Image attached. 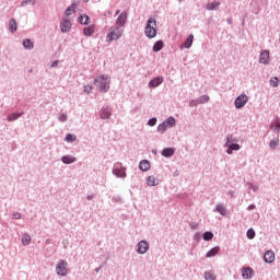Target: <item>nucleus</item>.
<instances>
[{
  "mask_svg": "<svg viewBox=\"0 0 280 280\" xmlns=\"http://www.w3.org/2000/svg\"><path fill=\"white\" fill-rule=\"evenodd\" d=\"M124 34V31L117 26L115 30H113L106 37L107 43H113V40H119L121 38V35Z\"/></svg>",
  "mask_w": 280,
  "mask_h": 280,
  "instance_id": "nucleus-4",
  "label": "nucleus"
},
{
  "mask_svg": "<svg viewBox=\"0 0 280 280\" xmlns=\"http://www.w3.org/2000/svg\"><path fill=\"white\" fill-rule=\"evenodd\" d=\"M36 5V0H23L21 2V8H25V5Z\"/></svg>",
  "mask_w": 280,
  "mask_h": 280,
  "instance_id": "nucleus-36",
  "label": "nucleus"
},
{
  "mask_svg": "<svg viewBox=\"0 0 280 280\" xmlns=\"http://www.w3.org/2000/svg\"><path fill=\"white\" fill-rule=\"evenodd\" d=\"M202 237L205 242H211V240H213V232L207 231L203 233Z\"/></svg>",
  "mask_w": 280,
  "mask_h": 280,
  "instance_id": "nucleus-34",
  "label": "nucleus"
},
{
  "mask_svg": "<svg viewBox=\"0 0 280 280\" xmlns=\"http://www.w3.org/2000/svg\"><path fill=\"white\" fill-rule=\"evenodd\" d=\"M30 242H32V236H30V234H23L22 235V244H23V246L30 245Z\"/></svg>",
  "mask_w": 280,
  "mask_h": 280,
  "instance_id": "nucleus-33",
  "label": "nucleus"
},
{
  "mask_svg": "<svg viewBox=\"0 0 280 280\" xmlns=\"http://www.w3.org/2000/svg\"><path fill=\"white\" fill-rule=\"evenodd\" d=\"M253 209H255V205H249V206L247 207V210H248V211H253Z\"/></svg>",
  "mask_w": 280,
  "mask_h": 280,
  "instance_id": "nucleus-53",
  "label": "nucleus"
},
{
  "mask_svg": "<svg viewBox=\"0 0 280 280\" xmlns=\"http://www.w3.org/2000/svg\"><path fill=\"white\" fill-rule=\"evenodd\" d=\"M248 189H253V183L247 182Z\"/></svg>",
  "mask_w": 280,
  "mask_h": 280,
  "instance_id": "nucleus-55",
  "label": "nucleus"
},
{
  "mask_svg": "<svg viewBox=\"0 0 280 280\" xmlns=\"http://www.w3.org/2000/svg\"><path fill=\"white\" fill-rule=\"evenodd\" d=\"M23 113H14V114H10L8 116V121H16V119H19V117H22Z\"/></svg>",
  "mask_w": 280,
  "mask_h": 280,
  "instance_id": "nucleus-32",
  "label": "nucleus"
},
{
  "mask_svg": "<svg viewBox=\"0 0 280 280\" xmlns=\"http://www.w3.org/2000/svg\"><path fill=\"white\" fill-rule=\"evenodd\" d=\"M150 250V244L147 241H140L138 243V255H145Z\"/></svg>",
  "mask_w": 280,
  "mask_h": 280,
  "instance_id": "nucleus-6",
  "label": "nucleus"
},
{
  "mask_svg": "<svg viewBox=\"0 0 280 280\" xmlns=\"http://www.w3.org/2000/svg\"><path fill=\"white\" fill-rule=\"evenodd\" d=\"M93 198H95V195H88L86 196V200H93Z\"/></svg>",
  "mask_w": 280,
  "mask_h": 280,
  "instance_id": "nucleus-52",
  "label": "nucleus"
},
{
  "mask_svg": "<svg viewBox=\"0 0 280 280\" xmlns=\"http://www.w3.org/2000/svg\"><path fill=\"white\" fill-rule=\"evenodd\" d=\"M9 30H10L11 34H14V32H16V30H18L16 20L11 19L9 21Z\"/></svg>",
  "mask_w": 280,
  "mask_h": 280,
  "instance_id": "nucleus-26",
  "label": "nucleus"
},
{
  "mask_svg": "<svg viewBox=\"0 0 280 280\" xmlns=\"http://www.w3.org/2000/svg\"><path fill=\"white\" fill-rule=\"evenodd\" d=\"M91 91H93V86H91V85L84 86V93H91Z\"/></svg>",
  "mask_w": 280,
  "mask_h": 280,
  "instance_id": "nucleus-48",
  "label": "nucleus"
},
{
  "mask_svg": "<svg viewBox=\"0 0 280 280\" xmlns=\"http://www.w3.org/2000/svg\"><path fill=\"white\" fill-rule=\"evenodd\" d=\"M252 189H253V191H259V187H257V186H253Z\"/></svg>",
  "mask_w": 280,
  "mask_h": 280,
  "instance_id": "nucleus-56",
  "label": "nucleus"
},
{
  "mask_svg": "<svg viewBox=\"0 0 280 280\" xmlns=\"http://www.w3.org/2000/svg\"><path fill=\"white\" fill-rule=\"evenodd\" d=\"M89 21H91V18H89V15H86V14L79 16V23L81 25H89Z\"/></svg>",
  "mask_w": 280,
  "mask_h": 280,
  "instance_id": "nucleus-25",
  "label": "nucleus"
},
{
  "mask_svg": "<svg viewBox=\"0 0 280 280\" xmlns=\"http://www.w3.org/2000/svg\"><path fill=\"white\" fill-rule=\"evenodd\" d=\"M113 115V108H110L108 105H105L101 109L100 117L101 119H109Z\"/></svg>",
  "mask_w": 280,
  "mask_h": 280,
  "instance_id": "nucleus-7",
  "label": "nucleus"
},
{
  "mask_svg": "<svg viewBox=\"0 0 280 280\" xmlns=\"http://www.w3.org/2000/svg\"><path fill=\"white\" fill-rule=\"evenodd\" d=\"M67 119H68L67 114H59V116H58V120L59 121L65 122V121H67Z\"/></svg>",
  "mask_w": 280,
  "mask_h": 280,
  "instance_id": "nucleus-45",
  "label": "nucleus"
},
{
  "mask_svg": "<svg viewBox=\"0 0 280 280\" xmlns=\"http://www.w3.org/2000/svg\"><path fill=\"white\" fill-rule=\"evenodd\" d=\"M148 126H156V117H153L148 120Z\"/></svg>",
  "mask_w": 280,
  "mask_h": 280,
  "instance_id": "nucleus-46",
  "label": "nucleus"
},
{
  "mask_svg": "<svg viewBox=\"0 0 280 280\" xmlns=\"http://www.w3.org/2000/svg\"><path fill=\"white\" fill-rule=\"evenodd\" d=\"M228 195L231 196V198H235V191L234 190L228 191Z\"/></svg>",
  "mask_w": 280,
  "mask_h": 280,
  "instance_id": "nucleus-50",
  "label": "nucleus"
},
{
  "mask_svg": "<svg viewBox=\"0 0 280 280\" xmlns=\"http://www.w3.org/2000/svg\"><path fill=\"white\" fill-rule=\"evenodd\" d=\"M200 238V233H196L194 236V240H199Z\"/></svg>",
  "mask_w": 280,
  "mask_h": 280,
  "instance_id": "nucleus-54",
  "label": "nucleus"
},
{
  "mask_svg": "<svg viewBox=\"0 0 280 280\" xmlns=\"http://www.w3.org/2000/svg\"><path fill=\"white\" fill-rule=\"evenodd\" d=\"M209 95H202V96H199L197 98V101L199 102V104H207L209 102Z\"/></svg>",
  "mask_w": 280,
  "mask_h": 280,
  "instance_id": "nucleus-38",
  "label": "nucleus"
},
{
  "mask_svg": "<svg viewBox=\"0 0 280 280\" xmlns=\"http://www.w3.org/2000/svg\"><path fill=\"white\" fill-rule=\"evenodd\" d=\"M220 253V246H215L211 248L207 254L206 257H215Z\"/></svg>",
  "mask_w": 280,
  "mask_h": 280,
  "instance_id": "nucleus-21",
  "label": "nucleus"
},
{
  "mask_svg": "<svg viewBox=\"0 0 280 280\" xmlns=\"http://www.w3.org/2000/svg\"><path fill=\"white\" fill-rule=\"evenodd\" d=\"M200 105V103L198 102V98L197 100H191L189 102V106L190 108H196V106Z\"/></svg>",
  "mask_w": 280,
  "mask_h": 280,
  "instance_id": "nucleus-44",
  "label": "nucleus"
},
{
  "mask_svg": "<svg viewBox=\"0 0 280 280\" xmlns=\"http://www.w3.org/2000/svg\"><path fill=\"white\" fill-rule=\"evenodd\" d=\"M139 170H140V172H148V170H150V161H148V160L140 161Z\"/></svg>",
  "mask_w": 280,
  "mask_h": 280,
  "instance_id": "nucleus-17",
  "label": "nucleus"
},
{
  "mask_svg": "<svg viewBox=\"0 0 280 280\" xmlns=\"http://www.w3.org/2000/svg\"><path fill=\"white\" fill-rule=\"evenodd\" d=\"M126 21H128V13L126 11H122L117 20H116V24H118L120 27H124V25H126Z\"/></svg>",
  "mask_w": 280,
  "mask_h": 280,
  "instance_id": "nucleus-8",
  "label": "nucleus"
},
{
  "mask_svg": "<svg viewBox=\"0 0 280 280\" xmlns=\"http://www.w3.org/2000/svg\"><path fill=\"white\" fill-rule=\"evenodd\" d=\"M152 153H153V154H156V149H153V150H152Z\"/></svg>",
  "mask_w": 280,
  "mask_h": 280,
  "instance_id": "nucleus-60",
  "label": "nucleus"
},
{
  "mask_svg": "<svg viewBox=\"0 0 280 280\" xmlns=\"http://www.w3.org/2000/svg\"><path fill=\"white\" fill-rule=\"evenodd\" d=\"M226 21H228L229 25H233V20L232 19H228Z\"/></svg>",
  "mask_w": 280,
  "mask_h": 280,
  "instance_id": "nucleus-57",
  "label": "nucleus"
},
{
  "mask_svg": "<svg viewBox=\"0 0 280 280\" xmlns=\"http://www.w3.org/2000/svg\"><path fill=\"white\" fill-rule=\"evenodd\" d=\"M100 270H102V267H97L94 271L100 272Z\"/></svg>",
  "mask_w": 280,
  "mask_h": 280,
  "instance_id": "nucleus-58",
  "label": "nucleus"
},
{
  "mask_svg": "<svg viewBox=\"0 0 280 280\" xmlns=\"http://www.w3.org/2000/svg\"><path fill=\"white\" fill-rule=\"evenodd\" d=\"M67 266H69L67 260H59L57 262L56 272L58 277H67V275H69V269L67 268Z\"/></svg>",
  "mask_w": 280,
  "mask_h": 280,
  "instance_id": "nucleus-3",
  "label": "nucleus"
},
{
  "mask_svg": "<svg viewBox=\"0 0 280 280\" xmlns=\"http://www.w3.org/2000/svg\"><path fill=\"white\" fill-rule=\"evenodd\" d=\"M270 85L277 89L279 86V78L275 77L270 79Z\"/></svg>",
  "mask_w": 280,
  "mask_h": 280,
  "instance_id": "nucleus-41",
  "label": "nucleus"
},
{
  "mask_svg": "<svg viewBox=\"0 0 280 280\" xmlns=\"http://www.w3.org/2000/svg\"><path fill=\"white\" fill-rule=\"evenodd\" d=\"M12 218H13V220H21V213L20 212H13Z\"/></svg>",
  "mask_w": 280,
  "mask_h": 280,
  "instance_id": "nucleus-47",
  "label": "nucleus"
},
{
  "mask_svg": "<svg viewBox=\"0 0 280 280\" xmlns=\"http://www.w3.org/2000/svg\"><path fill=\"white\" fill-rule=\"evenodd\" d=\"M246 235H247V240H255V235H256L255 230L248 229Z\"/></svg>",
  "mask_w": 280,
  "mask_h": 280,
  "instance_id": "nucleus-40",
  "label": "nucleus"
},
{
  "mask_svg": "<svg viewBox=\"0 0 280 280\" xmlns=\"http://www.w3.org/2000/svg\"><path fill=\"white\" fill-rule=\"evenodd\" d=\"M270 128H271V130H273V132H275L276 135H279V132H280V119H277V120H276V125H275V124H271V125H270Z\"/></svg>",
  "mask_w": 280,
  "mask_h": 280,
  "instance_id": "nucleus-30",
  "label": "nucleus"
},
{
  "mask_svg": "<svg viewBox=\"0 0 280 280\" xmlns=\"http://www.w3.org/2000/svg\"><path fill=\"white\" fill-rule=\"evenodd\" d=\"M147 184L149 187H156V185H159V182L156 180V178L153 175H150L147 178Z\"/></svg>",
  "mask_w": 280,
  "mask_h": 280,
  "instance_id": "nucleus-20",
  "label": "nucleus"
},
{
  "mask_svg": "<svg viewBox=\"0 0 280 280\" xmlns=\"http://www.w3.org/2000/svg\"><path fill=\"white\" fill-rule=\"evenodd\" d=\"M164 124L166 125V127L168 126L170 128H174V126H176V118H174V116H170Z\"/></svg>",
  "mask_w": 280,
  "mask_h": 280,
  "instance_id": "nucleus-24",
  "label": "nucleus"
},
{
  "mask_svg": "<svg viewBox=\"0 0 280 280\" xmlns=\"http://www.w3.org/2000/svg\"><path fill=\"white\" fill-rule=\"evenodd\" d=\"M78 139V137H75V135L73 133H68L65 138V141H67L68 143H73V141H75Z\"/></svg>",
  "mask_w": 280,
  "mask_h": 280,
  "instance_id": "nucleus-35",
  "label": "nucleus"
},
{
  "mask_svg": "<svg viewBox=\"0 0 280 280\" xmlns=\"http://www.w3.org/2000/svg\"><path fill=\"white\" fill-rule=\"evenodd\" d=\"M253 275H255V271L250 267H244L242 269V277L243 279H253Z\"/></svg>",
  "mask_w": 280,
  "mask_h": 280,
  "instance_id": "nucleus-9",
  "label": "nucleus"
},
{
  "mask_svg": "<svg viewBox=\"0 0 280 280\" xmlns=\"http://www.w3.org/2000/svg\"><path fill=\"white\" fill-rule=\"evenodd\" d=\"M108 77L105 75H98L95 80H94V84L95 86H97L98 91L101 93H108L110 85H108Z\"/></svg>",
  "mask_w": 280,
  "mask_h": 280,
  "instance_id": "nucleus-1",
  "label": "nucleus"
},
{
  "mask_svg": "<svg viewBox=\"0 0 280 280\" xmlns=\"http://www.w3.org/2000/svg\"><path fill=\"white\" fill-rule=\"evenodd\" d=\"M23 47H24V49L32 50V49H34V43H32V39L26 38L23 40Z\"/></svg>",
  "mask_w": 280,
  "mask_h": 280,
  "instance_id": "nucleus-23",
  "label": "nucleus"
},
{
  "mask_svg": "<svg viewBox=\"0 0 280 280\" xmlns=\"http://www.w3.org/2000/svg\"><path fill=\"white\" fill-rule=\"evenodd\" d=\"M116 14H119V10L116 11Z\"/></svg>",
  "mask_w": 280,
  "mask_h": 280,
  "instance_id": "nucleus-61",
  "label": "nucleus"
},
{
  "mask_svg": "<svg viewBox=\"0 0 280 280\" xmlns=\"http://www.w3.org/2000/svg\"><path fill=\"white\" fill-rule=\"evenodd\" d=\"M237 141H240V139L233 137V135L230 133L226 136V142H225L224 147H226L231 143H237Z\"/></svg>",
  "mask_w": 280,
  "mask_h": 280,
  "instance_id": "nucleus-27",
  "label": "nucleus"
},
{
  "mask_svg": "<svg viewBox=\"0 0 280 280\" xmlns=\"http://www.w3.org/2000/svg\"><path fill=\"white\" fill-rule=\"evenodd\" d=\"M162 156L165 159H170V156H174V148H165L162 150Z\"/></svg>",
  "mask_w": 280,
  "mask_h": 280,
  "instance_id": "nucleus-18",
  "label": "nucleus"
},
{
  "mask_svg": "<svg viewBox=\"0 0 280 280\" xmlns=\"http://www.w3.org/2000/svg\"><path fill=\"white\" fill-rule=\"evenodd\" d=\"M75 161H78V159L73 155H63L61 158V163L65 165H71V163H75Z\"/></svg>",
  "mask_w": 280,
  "mask_h": 280,
  "instance_id": "nucleus-15",
  "label": "nucleus"
},
{
  "mask_svg": "<svg viewBox=\"0 0 280 280\" xmlns=\"http://www.w3.org/2000/svg\"><path fill=\"white\" fill-rule=\"evenodd\" d=\"M270 58V51L264 50L259 55V62L260 65H268V60Z\"/></svg>",
  "mask_w": 280,
  "mask_h": 280,
  "instance_id": "nucleus-10",
  "label": "nucleus"
},
{
  "mask_svg": "<svg viewBox=\"0 0 280 280\" xmlns=\"http://www.w3.org/2000/svg\"><path fill=\"white\" fill-rule=\"evenodd\" d=\"M191 45H194V35L190 34L184 42V47H186V49H189L191 48Z\"/></svg>",
  "mask_w": 280,
  "mask_h": 280,
  "instance_id": "nucleus-22",
  "label": "nucleus"
},
{
  "mask_svg": "<svg viewBox=\"0 0 280 280\" xmlns=\"http://www.w3.org/2000/svg\"><path fill=\"white\" fill-rule=\"evenodd\" d=\"M113 174L117 178H126V167L121 166L120 168H114Z\"/></svg>",
  "mask_w": 280,
  "mask_h": 280,
  "instance_id": "nucleus-13",
  "label": "nucleus"
},
{
  "mask_svg": "<svg viewBox=\"0 0 280 280\" xmlns=\"http://www.w3.org/2000/svg\"><path fill=\"white\" fill-rule=\"evenodd\" d=\"M144 34L147 38L156 37V20L150 18L147 22V26L144 28Z\"/></svg>",
  "mask_w": 280,
  "mask_h": 280,
  "instance_id": "nucleus-2",
  "label": "nucleus"
},
{
  "mask_svg": "<svg viewBox=\"0 0 280 280\" xmlns=\"http://www.w3.org/2000/svg\"><path fill=\"white\" fill-rule=\"evenodd\" d=\"M215 210L218 211V213H220L221 215H226V207H224V205L219 203L215 206Z\"/></svg>",
  "mask_w": 280,
  "mask_h": 280,
  "instance_id": "nucleus-31",
  "label": "nucleus"
},
{
  "mask_svg": "<svg viewBox=\"0 0 280 280\" xmlns=\"http://www.w3.org/2000/svg\"><path fill=\"white\" fill-rule=\"evenodd\" d=\"M277 145H279V138L273 139V140H271V141L269 142V148H270L271 150H276V149H277Z\"/></svg>",
  "mask_w": 280,
  "mask_h": 280,
  "instance_id": "nucleus-39",
  "label": "nucleus"
},
{
  "mask_svg": "<svg viewBox=\"0 0 280 280\" xmlns=\"http://www.w3.org/2000/svg\"><path fill=\"white\" fill-rule=\"evenodd\" d=\"M94 33H95V26L93 25H90L83 28L84 36H93Z\"/></svg>",
  "mask_w": 280,
  "mask_h": 280,
  "instance_id": "nucleus-19",
  "label": "nucleus"
},
{
  "mask_svg": "<svg viewBox=\"0 0 280 280\" xmlns=\"http://www.w3.org/2000/svg\"><path fill=\"white\" fill-rule=\"evenodd\" d=\"M73 8H75V3H72L71 7H68L65 11L66 16H71L70 12H73Z\"/></svg>",
  "mask_w": 280,
  "mask_h": 280,
  "instance_id": "nucleus-42",
  "label": "nucleus"
},
{
  "mask_svg": "<svg viewBox=\"0 0 280 280\" xmlns=\"http://www.w3.org/2000/svg\"><path fill=\"white\" fill-rule=\"evenodd\" d=\"M163 84V77L154 78L149 82V89H156V86H161Z\"/></svg>",
  "mask_w": 280,
  "mask_h": 280,
  "instance_id": "nucleus-11",
  "label": "nucleus"
},
{
  "mask_svg": "<svg viewBox=\"0 0 280 280\" xmlns=\"http://www.w3.org/2000/svg\"><path fill=\"white\" fill-rule=\"evenodd\" d=\"M219 5H220V2L213 1L206 5V10L213 11V10H217Z\"/></svg>",
  "mask_w": 280,
  "mask_h": 280,
  "instance_id": "nucleus-28",
  "label": "nucleus"
},
{
  "mask_svg": "<svg viewBox=\"0 0 280 280\" xmlns=\"http://www.w3.org/2000/svg\"><path fill=\"white\" fill-rule=\"evenodd\" d=\"M205 279L206 280H215V276H213L212 272L207 271V272H205Z\"/></svg>",
  "mask_w": 280,
  "mask_h": 280,
  "instance_id": "nucleus-43",
  "label": "nucleus"
},
{
  "mask_svg": "<svg viewBox=\"0 0 280 280\" xmlns=\"http://www.w3.org/2000/svg\"><path fill=\"white\" fill-rule=\"evenodd\" d=\"M167 130V125L163 121L158 126V132H161L163 135Z\"/></svg>",
  "mask_w": 280,
  "mask_h": 280,
  "instance_id": "nucleus-37",
  "label": "nucleus"
},
{
  "mask_svg": "<svg viewBox=\"0 0 280 280\" xmlns=\"http://www.w3.org/2000/svg\"><path fill=\"white\" fill-rule=\"evenodd\" d=\"M83 1H85V3H88L89 0H83Z\"/></svg>",
  "mask_w": 280,
  "mask_h": 280,
  "instance_id": "nucleus-62",
  "label": "nucleus"
},
{
  "mask_svg": "<svg viewBox=\"0 0 280 280\" xmlns=\"http://www.w3.org/2000/svg\"><path fill=\"white\" fill-rule=\"evenodd\" d=\"M60 30L62 34H67V32L71 30V21L65 19L63 22L60 24Z\"/></svg>",
  "mask_w": 280,
  "mask_h": 280,
  "instance_id": "nucleus-16",
  "label": "nucleus"
},
{
  "mask_svg": "<svg viewBox=\"0 0 280 280\" xmlns=\"http://www.w3.org/2000/svg\"><path fill=\"white\" fill-rule=\"evenodd\" d=\"M247 102H248V96L246 94L238 95L234 101L235 108H238V109L244 108Z\"/></svg>",
  "mask_w": 280,
  "mask_h": 280,
  "instance_id": "nucleus-5",
  "label": "nucleus"
},
{
  "mask_svg": "<svg viewBox=\"0 0 280 280\" xmlns=\"http://www.w3.org/2000/svg\"><path fill=\"white\" fill-rule=\"evenodd\" d=\"M59 62H60V61L55 60V61H52V63L50 65V67L54 68V67H56Z\"/></svg>",
  "mask_w": 280,
  "mask_h": 280,
  "instance_id": "nucleus-51",
  "label": "nucleus"
},
{
  "mask_svg": "<svg viewBox=\"0 0 280 280\" xmlns=\"http://www.w3.org/2000/svg\"><path fill=\"white\" fill-rule=\"evenodd\" d=\"M163 47H164L163 40H158L153 45V51L159 52L161 51V49H163Z\"/></svg>",
  "mask_w": 280,
  "mask_h": 280,
  "instance_id": "nucleus-29",
  "label": "nucleus"
},
{
  "mask_svg": "<svg viewBox=\"0 0 280 280\" xmlns=\"http://www.w3.org/2000/svg\"><path fill=\"white\" fill-rule=\"evenodd\" d=\"M265 264H272L275 261V252L267 250L264 255Z\"/></svg>",
  "mask_w": 280,
  "mask_h": 280,
  "instance_id": "nucleus-12",
  "label": "nucleus"
},
{
  "mask_svg": "<svg viewBox=\"0 0 280 280\" xmlns=\"http://www.w3.org/2000/svg\"><path fill=\"white\" fill-rule=\"evenodd\" d=\"M189 226H190V229H191L192 231H196V229H198V223H196V222L190 223Z\"/></svg>",
  "mask_w": 280,
  "mask_h": 280,
  "instance_id": "nucleus-49",
  "label": "nucleus"
},
{
  "mask_svg": "<svg viewBox=\"0 0 280 280\" xmlns=\"http://www.w3.org/2000/svg\"><path fill=\"white\" fill-rule=\"evenodd\" d=\"M173 176H178V171H175Z\"/></svg>",
  "mask_w": 280,
  "mask_h": 280,
  "instance_id": "nucleus-59",
  "label": "nucleus"
},
{
  "mask_svg": "<svg viewBox=\"0 0 280 280\" xmlns=\"http://www.w3.org/2000/svg\"><path fill=\"white\" fill-rule=\"evenodd\" d=\"M225 148H228L226 154H233V152H237L238 150H241L242 147L237 143H230Z\"/></svg>",
  "mask_w": 280,
  "mask_h": 280,
  "instance_id": "nucleus-14",
  "label": "nucleus"
}]
</instances>
